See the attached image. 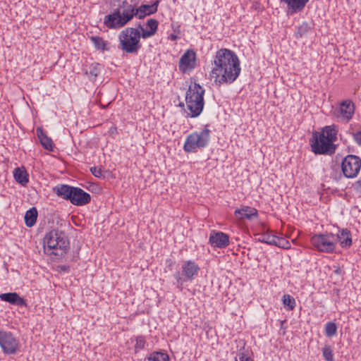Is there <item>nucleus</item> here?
I'll use <instances>...</instances> for the list:
<instances>
[{"label":"nucleus","mask_w":361,"mask_h":361,"mask_svg":"<svg viewBox=\"0 0 361 361\" xmlns=\"http://www.w3.org/2000/svg\"><path fill=\"white\" fill-rule=\"evenodd\" d=\"M210 75L216 85L231 84L241 72L240 62L236 54L222 48L216 52Z\"/></svg>","instance_id":"1"},{"label":"nucleus","mask_w":361,"mask_h":361,"mask_svg":"<svg viewBox=\"0 0 361 361\" xmlns=\"http://www.w3.org/2000/svg\"><path fill=\"white\" fill-rule=\"evenodd\" d=\"M336 140L337 130L335 126H326L320 132H313L310 145L315 154L332 155L337 148L334 144Z\"/></svg>","instance_id":"2"},{"label":"nucleus","mask_w":361,"mask_h":361,"mask_svg":"<svg viewBox=\"0 0 361 361\" xmlns=\"http://www.w3.org/2000/svg\"><path fill=\"white\" fill-rule=\"evenodd\" d=\"M134 16L137 17L135 5L123 1L119 6L104 18V25L109 29H119L130 22Z\"/></svg>","instance_id":"3"},{"label":"nucleus","mask_w":361,"mask_h":361,"mask_svg":"<svg viewBox=\"0 0 361 361\" xmlns=\"http://www.w3.org/2000/svg\"><path fill=\"white\" fill-rule=\"evenodd\" d=\"M69 245L67 235L59 230H51L44 238L45 252L50 255L63 257L69 250Z\"/></svg>","instance_id":"4"},{"label":"nucleus","mask_w":361,"mask_h":361,"mask_svg":"<svg viewBox=\"0 0 361 361\" xmlns=\"http://www.w3.org/2000/svg\"><path fill=\"white\" fill-rule=\"evenodd\" d=\"M204 89L196 82L189 86L186 92L185 103L191 118H196L202 112L204 106Z\"/></svg>","instance_id":"5"},{"label":"nucleus","mask_w":361,"mask_h":361,"mask_svg":"<svg viewBox=\"0 0 361 361\" xmlns=\"http://www.w3.org/2000/svg\"><path fill=\"white\" fill-rule=\"evenodd\" d=\"M140 31L134 27L123 30L119 35V48L127 54H136L141 48Z\"/></svg>","instance_id":"6"},{"label":"nucleus","mask_w":361,"mask_h":361,"mask_svg":"<svg viewBox=\"0 0 361 361\" xmlns=\"http://www.w3.org/2000/svg\"><path fill=\"white\" fill-rule=\"evenodd\" d=\"M211 130L205 126L200 131H195L189 134L185 141L183 149L188 153L197 152L198 149L206 147L210 140Z\"/></svg>","instance_id":"7"},{"label":"nucleus","mask_w":361,"mask_h":361,"mask_svg":"<svg viewBox=\"0 0 361 361\" xmlns=\"http://www.w3.org/2000/svg\"><path fill=\"white\" fill-rule=\"evenodd\" d=\"M332 232L315 233L310 238V243L318 252L324 253H334L336 249V239Z\"/></svg>","instance_id":"8"},{"label":"nucleus","mask_w":361,"mask_h":361,"mask_svg":"<svg viewBox=\"0 0 361 361\" xmlns=\"http://www.w3.org/2000/svg\"><path fill=\"white\" fill-rule=\"evenodd\" d=\"M200 269L199 265L195 261H184L181 265V272L178 271L173 274L177 288L182 290L184 283L192 281L197 276Z\"/></svg>","instance_id":"9"},{"label":"nucleus","mask_w":361,"mask_h":361,"mask_svg":"<svg viewBox=\"0 0 361 361\" xmlns=\"http://www.w3.org/2000/svg\"><path fill=\"white\" fill-rule=\"evenodd\" d=\"M0 347L4 354L13 355L19 350L20 343L11 331L0 330Z\"/></svg>","instance_id":"10"},{"label":"nucleus","mask_w":361,"mask_h":361,"mask_svg":"<svg viewBox=\"0 0 361 361\" xmlns=\"http://www.w3.org/2000/svg\"><path fill=\"white\" fill-rule=\"evenodd\" d=\"M361 169V159L353 154H348L341 162V171L347 178H354L357 176Z\"/></svg>","instance_id":"11"},{"label":"nucleus","mask_w":361,"mask_h":361,"mask_svg":"<svg viewBox=\"0 0 361 361\" xmlns=\"http://www.w3.org/2000/svg\"><path fill=\"white\" fill-rule=\"evenodd\" d=\"M196 54L192 50H187L180 57L178 63L179 71L183 73H189L196 66Z\"/></svg>","instance_id":"12"},{"label":"nucleus","mask_w":361,"mask_h":361,"mask_svg":"<svg viewBox=\"0 0 361 361\" xmlns=\"http://www.w3.org/2000/svg\"><path fill=\"white\" fill-rule=\"evenodd\" d=\"M209 242L212 247L225 248L229 245V235L221 231H212L209 235Z\"/></svg>","instance_id":"13"},{"label":"nucleus","mask_w":361,"mask_h":361,"mask_svg":"<svg viewBox=\"0 0 361 361\" xmlns=\"http://www.w3.org/2000/svg\"><path fill=\"white\" fill-rule=\"evenodd\" d=\"M91 200L90 195L80 188L74 187L70 202L76 206L88 204Z\"/></svg>","instance_id":"14"},{"label":"nucleus","mask_w":361,"mask_h":361,"mask_svg":"<svg viewBox=\"0 0 361 361\" xmlns=\"http://www.w3.org/2000/svg\"><path fill=\"white\" fill-rule=\"evenodd\" d=\"M338 117L342 121L348 122L355 113V105L351 100L343 101L339 106Z\"/></svg>","instance_id":"15"},{"label":"nucleus","mask_w":361,"mask_h":361,"mask_svg":"<svg viewBox=\"0 0 361 361\" xmlns=\"http://www.w3.org/2000/svg\"><path fill=\"white\" fill-rule=\"evenodd\" d=\"M234 215L239 221L245 219L252 220L258 216L257 210L254 207L248 206H243L241 208L235 209Z\"/></svg>","instance_id":"16"},{"label":"nucleus","mask_w":361,"mask_h":361,"mask_svg":"<svg viewBox=\"0 0 361 361\" xmlns=\"http://www.w3.org/2000/svg\"><path fill=\"white\" fill-rule=\"evenodd\" d=\"M0 300L19 307H27L26 300L17 293H6L0 295Z\"/></svg>","instance_id":"17"},{"label":"nucleus","mask_w":361,"mask_h":361,"mask_svg":"<svg viewBox=\"0 0 361 361\" xmlns=\"http://www.w3.org/2000/svg\"><path fill=\"white\" fill-rule=\"evenodd\" d=\"M336 239V245L338 243L343 248H348L352 245V238L350 231L347 228L339 229L338 233H334Z\"/></svg>","instance_id":"18"},{"label":"nucleus","mask_w":361,"mask_h":361,"mask_svg":"<svg viewBox=\"0 0 361 361\" xmlns=\"http://www.w3.org/2000/svg\"><path fill=\"white\" fill-rule=\"evenodd\" d=\"M73 188L74 187L68 185L59 184L52 188V191L58 197L70 201Z\"/></svg>","instance_id":"19"},{"label":"nucleus","mask_w":361,"mask_h":361,"mask_svg":"<svg viewBox=\"0 0 361 361\" xmlns=\"http://www.w3.org/2000/svg\"><path fill=\"white\" fill-rule=\"evenodd\" d=\"M159 1H156L151 5H142L139 8H136L137 11V18L139 19L145 18L146 16L153 14L157 11Z\"/></svg>","instance_id":"20"},{"label":"nucleus","mask_w":361,"mask_h":361,"mask_svg":"<svg viewBox=\"0 0 361 361\" xmlns=\"http://www.w3.org/2000/svg\"><path fill=\"white\" fill-rule=\"evenodd\" d=\"M13 177L16 182L25 186L29 182V175L24 167H17L13 171Z\"/></svg>","instance_id":"21"},{"label":"nucleus","mask_w":361,"mask_h":361,"mask_svg":"<svg viewBox=\"0 0 361 361\" xmlns=\"http://www.w3.org/2000/svg\"><path fill=\"white\" fill-rule=\"evenodd\" d=\"M36 132L37 135L43 147L48 151H53V142L51 139L46 135V133L41 128H37Z\"/></svg>","instance_id":"22"},{"label":"nucleus","mask_w":361,"mask_h":361,"mask_svg":"<svg viewBox=\"0 0 361 361\" xmlns=\"http://www.w3.org/2000/svg\"><path fill=\"white\" fill-rule=\"evenodd\" d=\"M287 4L293 13L302 11L310 0H279Z\"/></svg>","instance_id":"23"},{"label":"nucleus","mask_w":361,"mask_h":361,"mask_svg":"<svg viewBox=\"0 0 361 361\" xmlns=\"http://www.w3.org/2000/svg\"><path fill=\"white\" fill-rule=\"evenodd\" d=\"M295 28V37L298 39L305 37L307 33L313 29V25L307 21H304L298 26H296Z\"/></svg>","instance_id":"24"},{"label":"nucleus","mask_w":361,"mask_h":361,"mask_svg":"<svg viewBox=\"0 0 361 361\" xmlns=\"http://www.w3.org/2000/svg\"><path fill=\"white\" fill-rule=\"evenodd\" d=\"M37 211L36 208L32 207V208L30 209L29 210H27L25 212V225L28 227L33 226L37 221Z\"/></svg>","instance_id":"25"},{"label":"nucleus","mask_w":361,"mask_h":361,"mask_svg":"<svg viewBox=\"0 0 361 361\" xmlns=\"http://www.w3.org/2000/svg\"><path fill=\"white\" fill-rule=\"evenodd\" d=\"M90 39L96 49L102 51L108 50V42L104 40L102 37L99 36H91Z\"/></svg>","instance_id":"26"},{"label":"nucleus","mask_w":361,"mask_h":361,"mask_svg":"<svg viewBox=\"0 0 361 361\" xmlns=\"http://www.w3.org/2000/svg\"><path fill=\"white\" fill-rule=\"evenodd\" d=\"M276 235H273L271 232H267L260 234L257 240L270 245H274V244H276Z\"/></svg>","instance_id":"27"},{"label":"nucleus","mask_w":361,"mask_h":361,"mask_svg":"<svg viewBox=\"0 0 361 361\" xmlns=\"http://www.w3.org/2000/svg\"><path fill=\"white\" fill-rule=\"evenodd\" d=\"M282 302L284 307L289 311L293 310L296 306L295 298L288 294L283 295Z\"/></svg>","instance_id":"28"},{"label":"nucleus","mask_w":361,"mask_h":361,"mask_svg":"<svg viewBox=\"0 0 361 361\" xmlns=\"http://www.w3.org/2000/svg\"><path fill=\"white\" fill-rule=\"evenodd\" d=\"M147 360L149 361H170L168 354L159 351H155L151 353L147 357Z\"/></svg>","instance_id":"29"},{"label":"nucleus","mask_w":361,"mask_h":361,"mask_svg":"<svg viewBox=\"0 0 361 361\" xmlns=\"http://www.w3.org/2000/svg\"><path fill=\"white\" fill-rule=\"evenodd\" d=\"M337 333V326L334 322H329L325 325V335L327 337H332Z\"/></svg>","instance_id":"30"},{"label":"nucleus","mask_w":361,"mask_h":361,"mask_svg":"<svg viewBox=\"0 0 361 361\" xmlns=\"http://www.w3.org/2000/svg\"><path fill=\"white\" fill-rule=\"evenodd\" d=\"M322 353L326 361H334L333 350L330 345H325L322 349Z\"/></svg>","instance_id":"31"},{"label":"nucleus","mask_w":361,"mask_h":361,"mask_svg":"<svg viewBox=\"0 0 361 361\" xmlns=\"http://www.w3.org/2000/svg\"><path fill=\"white\" fill-rule=\"evenodd\" d=\"M135 353L139 352L140 350L145 348L146 341L143 336H137L135 338Z\"/></svg>","instance_id":"32"},{"label":"nucleus","mask_w":361,"mask_h":361,"mask_svg":"<svg viewBox=\"0 0 361 361\" xmlns=\"http://www.w3.org/2000/svg\"><path fill=\"white\" fill-rule=\"evenodd\" d=\"M275 241V246H277L283 249H289L290 247V242L283 238H279L278 236H276Z\"/></svg>","instance_id":"33"},{"label":"nucleus","mask_w":361,"mask_h":361,"mask_svg":"<svg viewBox=\"0 0 361 361\" xmlns=\"http://www.w3.org/2000/svg\"><path fill=\"white\" fill-rule=\"evenodd\" d=\"M147 26L149 27V31L155 34L157 31L158 21L152 18L149 19L147 22Z\"/></svg>","instance_id":"34"},{"label":"nucleus","mask_w":361,"mask_h":361,"mask_svg":"<svg viewBox=\"0 0 361 361\" xmlns=\"http://www.w3.org/2000/svg\"><path fill=\"white\" fill-rule=\"evenodd\" d=\"M90 171L93 176L97 178L104 177L103 170L101 167L93 166L90 168Z\"/></svg>","instance_id":"35"},{"label":"nucleus","mask_w":361,"mask_h":361,"mask_svg":"<svg viewBox=\"0 0 361 361\" xmlns=\"http://www.w3.org/2000/svg\"><path fill=\"white\" fill-rule=\"evenodd\" d=\"M88 73L90 76L96 78L99 73V64H92L90 67Z\"/></svg>","instance_id":"36"},{"label":"nucleus","mask_w":361,"mask_h":361,"mask_svg":"<svg viewBox=\"0 0 361 361\" xmlns=\"http://www.w3.org/2000/svg\"><path fill=\"white\" fill-rule=\"evenodd\" d=\"M139 28H140V30L142 31V32H140V34H141V37H142L143 39H147V38L151 37L152 36H153L154 35L153 33V32H151L149 30H145L143 28V27L141 26L140 25H139Z\"/></svg>","instance_id":"37"},{"label":"nucleus","mask_w":361,"mask_h":361,"mask_svg":"<svg viewBox=\"0 0 361 361\" xmlns=\"http://www.w3.org/2000/svg\"><path fill=\"white\" fill-rule=\"evenodd\" d=\"M353 189L357 192V193H361V178L358 179L357 181H355L353 185Z\"/></svg>","instance_id":"38"},{"label":"nucleus","mask_w":361,"mask_h":361,"mask_svg":"<svg viewBox=\"0 0 361 361\" xmlns=\"http://www.w3.org/2000/svg\"><path fill=\"white\" fill-rule=\"evenodd\" d=\"M246 354L243 350H240V352L237 354V357L235 358V361H244Z\"/></svg>","instance_id":"39"},{"label":"nucleus","mask_w":361,"mask_h":361,"mask_svg":"<svg viewBox=\"0 0 361 361\" xmlns=\"http://www.w3.org/2000/svg\"><path fill=\"white\" fill-rule=\"evenodd\" d=\"M353 137L355 142L359 145H361V131H358L353 134Z\"/></svg>","instance_id":"40"},{"label":"nucleus","mask_w":361,"mask_h":361,"mask_svg":"<svg viewBox=\"0 0 361 361\" xmlns=\"http://www.w3.org/2000/svg\"><path fill=\"white\" fill-rule=\"evenodd\" d=\"M166 262L168 263V266L171 269V267H173L174 262L171 259L166 260Z\"/></svg>","instance_id":"41"},{"label":"nucleus","mask_w":361,"mask_h":361,"mask_svg":"<svg viewBox=\"0 0 361 361\" xmlns=\"http://www.w3.org/2000/svg\"><path fill=\"white\" fill-rule=\"evenodd\" d=\"M334 272L336 274H340L341 272V270L339 267H337L336 269L334 271Z\"/></svg>","instance_id":"42"},{"label":"nucleus","mask_w":361,"mask_h":361,"mask_svg":"<svg viewBox=\"0 0 361 361\" xmlns=\"http://www.w3.org/2000/svg\"><path fill=\"white\" fill-rule=\"evenodd\" d=\"M244 361H254L251 357H247V355L245 357Z\"/></svg>","instance_id":"43"},{"label":"nucleus","mask_w":361,"mask_h":361,"mask_svg":"<svg viewBox=\"0 0 361 361\" xmlns=\"http://www.w3.org/2000/svg\"><path fill=\"white\" fill-rule=\"evenodd\" d=\"M61 269L63 270V271H66L67 270V268L65 267V266H63L61 267Z\"/></svg>","instance_id":"44"}]
</instances>
